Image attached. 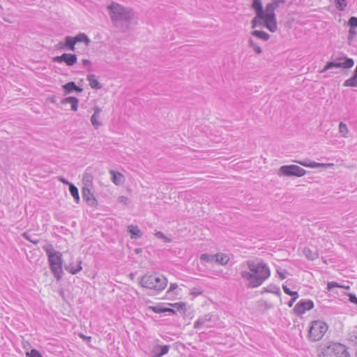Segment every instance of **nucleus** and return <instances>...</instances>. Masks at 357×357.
I'll use <instances>...</instances> for the list:
<instances>
[{
    "instance_id": "b1692460",
    "label": "nucleus",
    "mask_w": 357,
    "mask_h": 357,
    "mask_svg": "<svg viewBox=\"0 0 357 357\" xmlns=\"http://www.w3.org/2000/svg\"><path fill=\"white\" fill-rule=\"evenodd\" d=\"M128 231L130 233L131 238H138L142 236V232L137 225H129Z\"/></svg>"
},
{
    "instance_id": "6e6552de",
    "label": "nucleus",
    "mask_w": 357,
    "mask_h": 357,
    "mask_svg": "<svg viewBox=\"0 0 357 357\" xmlns=\"http://www.w3.org/2000/svg\"><path fill=\"white\" fill-rule=\"evenodd\" d=\"M354 61L351 58L345 56L335 58L333 61L326 63V66L321 70V73L326 72L334 68L349 69L354 66Z\"/></svg>"
},
{
    "instance_id": "2eb2a0df",
    "label": "nucleus",
    "mask_w": 357,
    "mask_h": 357,
    "mask_svg": "<svg viewBox=\"0 0 357 357\" xmlns=\"http://www.w3.org/2000/svg\"><path fill=\"white\" fill-rule=\"evenodd\" d=\"M76 42L73 36H67L64 38V42H60L59 46L61 49H66L75 52Z\"/></svg>"
},
{
    "instance_id": "473e14b6",
    "label": "nucleus",
    "mask_w": 357,
    "mask_h": 357,
    "mask_svg": "<svg viewBox=\"0 0 357 357\" xmlns=\"http://www.w3.org/2000/svg\"><path fill=\"white\" fill-rule=\"evenodd\" d=\"M248 43L249 46L253 49L256 54H260L262 52L261 48L252 38L249 39Z\"/></svg>"
},
{
    "instance_id": "393cba45",
    "label": "nucleus",
    "mask_w": 357,
    "mask_h": 357,
    "mask_svg": "<svg viewBox=\"0 0 357 357\" xmlns=\"http://www.w3.org/2000/svg\"><path fill=\"white\" fill-rule=\"evenodd\" d=\"M74 38L76 44L78 43H84L87 46L91 43V40L84 33H79L75 36H74Z\"/></svg>"
},
{
    "instance_id": "4d7b16f0",
    "label": "nucleus",
    "mask_w": 357,
    "mask_h": 357,
    "mask_svg": "<svg viewBox=\"0 0 357 357\" xmlns=\"http://www.w3.org/2000/svg\"><path fill=\"white\" fill-rule=\"evenodd\" d=\"M165 312H170L174 314H176V311L174 309L164 307V313Z\"/></svg>"
},
{
    "instance_id": "37998d69",
    "label": "nucleus",
    "mask_w": 357,
    "mask_h": 357,
    "mask_svg": "<svg viewBox=\"0 0 357 357\" xmlns=\"http://www.w3.org/2000/svg\"><path fill=\"white\" fill-rule=\"evenodd\" d=\"M93 176L91 174H85L83 176V182L85 185H89L92 183Z\"/></svg>"
},
{
    "instance_id": "c756f323",
    "label": "nucleus",
    "mask_w": 357,
    "mask_h": 357,
    "mask_svg": "<svg viewBox=\"0 0 357 357\" xmlns=\"http://www.w3.org/2000/svg\"><path fill=\"white\" fill-rule=\"evenodd\" d=\"M22 236L29 242L33 243V244H38L40 241V240L37 238V236L36 234L31 235L29 234L28 232H24L22 234Z\"/></svg>"
},
{
    "instance_id": "13d9d810",
    "label": "nucleus",
    "mask_w": 357,
    "mask_h": 357,
    "mask_svg": "<svg viewBox=\"0 0 357 357\" xmlns=\"http://www.w3.org/2000/svg\"><path fill=\"white\" fill-rule=\"evenodd\" d=\"M82 64L84 66H87L91 65V61L88 59H83Z\"/></svg>"
},
{
    "instance_id": "a19ab883",
    "label": "nucleus",
    "mask_w": 357,
    "mask_h": 357,
    "mask_svg": "<svg viewBox=\"0 0 357 357\" xmlns=\"http://www.w3.org/2000/svg\"><path fill=\"white\" fill-rule=\"evenodd\" d=\"M276 272L282 280L285 279L287 278V275L288 274L287 270L282 269L281 268H277Z\"/></svg>"
},
{
    "instance_id": "4c0bfd02",
    "label": "nucleus",
    "mask_w": 357,
    "mask_h": 357,
    "mask_svg": "<svg viewBox=\"0 0 357 357\" xmlns=\"http://www.w3.org/2000/svg\"><path fill=\"white\" fill-rule=\"evenodd\" d=\"M339 131L342 135V136L345 137L348 132V128L347 124L343 122H340L339 124Z\"/></svg>"
},
{
    "instance_id": "c9c22d12",
    "label": "nucleus",
    "mask_w": 357,
    "mask_h": 357,
    "mask_svg": "<svg viewBox=\"0 0 357 357\" xmlns=\"http://www.w3.org/2000/svg\"><path fill=\"white\" fill-rule=\"evenodd\" d=\"M335 3L339 10H344L347 7V0H335Z\"/></svg>"
},
{
    "instance_id": "e433bc0d",
    "label": "nucleus",
    "mask_w": 357,
    "mask_h": 357,
    "mask_svg": "<svg viewBox=\"0 0 357 357\" xmlns=\"http://www.w3.org/2000/svg\"><path fill=\"white\" fill-rule=\"evenodd\" d=\"M155 235L157 238H162L163 240V241L165 243H170L172 241V238L165 236L162 231H157L155 234Z\"/></svg>"
},
{
    "instance_id": "f3484780",
    "label": "nucleus",
    "mask_w": 357,
    "mask_h": 357,
    "mask_svg": "<svg viewBox=\"0 0 357 357\" xmlns=\"http://www.w3.org/2000/svg\"><path fill=\"white\" fill-rule=\"evenodd\" d=\"M65 94H68L74 91L77 93H81L83 91V89L76 85V84L71 81L62 86Z\"/></svg>"
},
{
    "instance_id": "9d476101",
    "label": "nucleus",
    "mask_w": 357,
    "mask_h": 357,
    "mask_svg": "<svg viewBox=\"0 0 357 357\" xmlns=\"http://www.w3.org/2000/svg\"><path fill=\"white\" fill-rule=\"evenodd\" d=\"M314 307V303L311 300H301L295 305L293 309L294 312L301 316L306 311L310 310Z\"/></svg>"
},
{
    "instance_id": "864d4df0",
    "label": "nucleus",
    "mask_w": 357,
    "mask_h": 357,
    "mask_svg": "<svg viewBox=\"0 0 357 357\" xmlns=\"http://www.w3.org/2000/svg\"><path fill=\"white\" fill-rule=\"evenodd\" d=\"M119 200L120 202L127 204L128 202V198L125 196H121L119 197Z\"/></svg>"
},
{
    "instance_id": "dca6fc26",
    "label": "nucleus",
    "mask_w": 357,
    "mask_h": 357,
    "mask_svg": "<svg viewBox=\"0 0 357 357\" xmlns=\"http://www.w3.org/2000/svg\"><path fill=\"white\" fill-rule=\"evenodd\" d=\"M169 345H160L156 344L152 351V357H161L167 354L169 350Z\"/></svg>"
},
{
    "instance_id": "423d86ee",
    "label": "nucleus",
    "mask_w": 357,
    "mask_h": 357,
    "mask_svg": "<svg viewBox=\"0 0 357 357\" xmlns=\"http://www.w3.org/2000/svg\"><path fill=\"white\" fill-rule=\"evenodd\" d=\"M277 8L271 2L266 6L265 10L263 9V15H261L259 20L264 21L263 26L271 32H275L278 29V24L275 10Z\"/></svg>"
},
{
    "instance_id": "4be33fe9",
    "label": "nucleus",
    "mask_w": 357,
    "mask_h": 357,
    "mask_svg": "<svg viewBox=\"0 0 357 357\" xmlns=\"http://www.w3.org/2000/svg\"><path fill=\"white\" fill-rule=\"evenodd\" d=\"M86 80L89 82L90 86L94 89H100L102 88L101 84L96 79V75L89 74L86 77Z\"/></svg>"
},
{
    "instance_id": "a211bd4d",
    "label": "nucleus",
    "mask_w": 357,
    "mask_h": 357,
    "mask_svg": "<svg viewBox=\"0 0 357 357\" xmlns=\"http://www.w3.org/2000/svg\"><path fill=\"white\" fill-rule=\"evenodd\" d=\"M77 265L75 266L74 264L70 263L68 265L65 266V269L72 275H76L79 272H80L82 270V261L81 259H78L77 261Z\"/></svg>"
},
{
    "instance_id": "2f4dec72",
    "label": "nucleus",
    "mask_w": 357,
    "mask_h": 357,
    "mask_svg": "<svg viewBox=\"0 0 357 357\" xmlns=\"http://www.w3.org/2000/svg\"><path fill=\"white\" fill-rule=\"evenodd\" d=\"M336 287L349 289V286L345 287V286L341 285L338 282H335V281L328 282L327 284V289L329 291H333V289Z\"/></svg>"
},
{
    "instance_id": "5fc2aeb1",
    "label": "nucleus",
    "mask_w": 357,
    "mask_h": 357,
    "mask_svg": "<svg viewBox=\"0 0 357 357\" xmlns=\"http://www.w3.org/2000/svg\"><path fill=\"white\" fill-rule=\"evenodd\" d=\"M83 340L86 341L88 342H91V336H86L83 334H79V335Z\"/></svg>"
},
{
    "instance_id": "a18cd8bd",
    "label": "nucleus",
    "mask_w": 357,
    "mask_h": 357,
    "mask_svg": "<svg viewBox=\"0 0 357 357\" xmlns=\"http://www.w3.org/2000/svg\"><path fill=\"white\" fill-rule=\"evenodd\" d=\"M309 162H311L309 159H305L304 160H294V162L306 167H309Z\"/></svg>"
},
{
    "instance_id": "6e6d98bb",
    "label": "nucleus",
    "mask_w": 357,
    "mask_h": 357,
    "mask_svg": "<svg viewBox=\"0 0 357 357\" xmlns=\"http://www.w3.org/2000/svg\"><path fill=\"white\" fill-rule=\"evenodd\" d=\"M319 162L311 161L309 162V167L310 168H318Z\"/></svg>"
},
{
    "instance_id": "f8f14e48",
    "label": "nucleus",
    "mask_w": 357,
    "mask_h": 357,
    "mask_svg": "<svg viewBox=\"0 0 357 357\" xmlns=\"http://www.w3.org/2000/svg\"><path fill=\"white\" fill-rule=\"evenodd\" d=\"M53 61L57 63L64 62L67 66H73L77 63V57L74 54L63 53L61 56L54 57Z\"/></svg>"
},
{
    "instance_id": "7ed1b4c3",
    "label": "nucleus",
    "mask_w": 357,
    "mask_h": 357,
    "mask_svg": "<svg viewBox=\"0 0 357 357\" xmlns=\"http://www.w3.org/2000/svg\"><path fill=\"white\" fill-rule=\"evenodd\" d=\"M43 249L47 256L48 264L52 274L56 280H60L63 274L62 269L63 259L61 252L54 250L52 244H47L44 245Z\"/></svg>"
},
{
    "instance_id": "5701e85b",
    "label": "nucleus",
    "mask_w": 357,
    "mask_h": 357,
    "mask_svg": "<svg viewBox=\"0 0 357 357\" xmlns=\"http://www.w3.org/2000/svg\"><path fill=\"white\" fill-rule=\"evenodd\" d=\"M264 292L272 293L277 295L279 297H281L282 295L280 287L278 285L273 284H271L267 287H264L261 293Z\"/></svg>"
},
{
    "instance_id": "9b49d317",
    "label": "nucleus",
    "mask_w": 357,
    "mask_h": 357,
    "mask_svg": "<svg viewBox=\"0 0 357 357\" xmlns=\"http://www.w3.org/2000/svg\"><path fill=\"white\" fill-rule=\"evenodd\" d=\"M252 9L256 13V17L252 20V28L255 29L259 25H262L261 22L259 20L261 15H263V5L261 0H252Z\"/></svg>"
},
{
    "instance_id": "e2e57ef3",
    "label": "nucleus",
    "mask_w": 357,
    "mask_h": 357,
    "mask_svg": "<svg viewBox=\"0 0 357 357\" xmlns=\"http://www.w3.org/2000/svg\"><path fill=\"white\" fill-rule=\"evenodd\" d=\"M201 294V292H197V293H196V295H198V294Z\"/></svg>"
},
{
    "instance_id": "052dcab7",
    "label": "nucleus",
    "mask_w": 357,
    "mask_h": 357,
    "mask_svg": "<svg viewBox=\"0 0 357 357\" xmlns=\"http://www.w3.org/2000/svg\"><path fill=\"white\" fill-rule=\"evenodd\" d=\"M50 100L52 103H55L56 102V97L55 96H53L50 98Z\"/></svg>"
},
{
    "instance_id": "de8ad7c7",
    "label": "nucleus",
    "mask_w": 357,
    "mask_h": 357,
    "mask_svg": "<svg viewBox=\"0 0 357 357\" xmlns=\"http://www.w3.org/2000/svg\"><path fill=\"white\" fill-rule=\"evenodd\" d=\"M282 289L286 294L289 296H294V291H291L287 285L282 284Z\"/></svg>"
},
{
    "instance_id": "bb28decb",
    "label": "nucleus",
    "mask_w": 357,
    "mask_h": 357,
    "mask_svg": "<svg viewBox=\"0 0 357 357\" xmlns=\"http://www.w3.org/2000/svg\"><path fill=\"white\" fill-rule=\"evenodd\" d=\"M214 260L220 265H226L228 263L229 258L227 255L218 253L215 255Z\"/></svg>"
},
{
    "instance_id": "0e129e2a",
    "label": "nucleus",
    "mask_w": 357,
    "mask_h": 357,
    "mask_svg": "<svg viewBox=\"0 0 357 357\" xmlns=\"http://www.w3.org/2000/svg\"><path fill=\"white\" fill-rule=\"evenodd\" d=\"M356 357H357V353H356Z\"/></svg>"
},
{
    "instance_id": "f704fd0d",
    "label": "nucleus",
    "mask_w": 357,
    "mask_h": 357,
    "mask_svg": "<svg viewBox=\"0 0 357 357\" xmlns=\"http://www.w3.org/2000/svg\"><path fill=\"white\" fill-rule=\"evenodd\" d=\"M215 259V255L202 254L200 256V260L205 262H211Z\"/></svg>"
},
{
    "instance_id": "58836bf2",
    "label": "nucleus",
    "mask_w": 357,
    "mask_h": 357,
    "mask_svg": "<svg viewBox=\"0 0 357 357\" xmlns=\"http://www.w3.org/2000/svg\"><path fill=\"white\" fill-rule=\"evenodd\" d=\"M348 25L349 26V28H357V17H351L349 19Z\"/></svg>"
},
{
    "instance_id": "39448f33",
    "label": "nucleus",
    "mask_w": 357,
    "mask_h": 357,
    "mask_svg": "<svg viewBox=\"0 0 357 357\" xmlns=\"http://www.w3.org/2000/svg\"><path fill=\"white\" fill-rule=\"evenodd\" d=\"M321 357H350L347 347L339 342H331L328 346L319 349Z\"/></svg>"
},
{
    "instance_id": "680f3d73",
    "label": "nucleus",
    "mask_w": 357,
    "mask_h": 357,
    "mask_svg": "<svg viewBox=\"0 0 357 357\" xmlns=\"http://www.w3.org/2000/svg\"><path fill=\"white\" fill-rule=\"evenodd\" d=\"M196 293H197V291H195L194 292H192V294H195V295H196Z\"/></svg>"
},
{
    "instance_id": "ea45409f",
    "label": "nucleus",
    "mask_w": 357,
    "mask_h": 357,
    "mask_svg": "<svg viewBox=\"0 0 357 357\" xmlns=\"http://www.w3.org/2000/svg\"><path fill=\"white\" fill-rule=\"evenodd\" d=\"M27 357H43L40 353L35 349H32L30 352L26 353Z\"/></svg>"
},
{
    "instance_id": "4468645a",
    "label": "nucleus",
    "mask_w": 357,
    "mask_h": 357,
    "mask_svg": "<svg viewBox=\"0 0 357 357\" xmlns=\"http://www.w3.org/2000/svg\"><path fill=\"white\" fill-rule=\"evenodd\" d=\"M83 199L91 207H95L98 204L97 199L88 187H84L82 190Z\"/></svg>"
},
{
    "instance_id": "603ef678",
    "label": "nucleus",
    "mask_w": 357,
    "mask_h": 357,
    "mask_svg": "<svg viewBox=\"0 0 357 357\" xmlns=\"http://www.w3.org/2000/svg\"><path fill=\"white\" fill-rule=\"evenodd\" d=\"M333 165H334L333 163H319V162L318 168L319 167L326 168V167H333Z\"/></svg>"
},
{
    "instance_id": "49530a36",
    "label": "nucleus",
    "mask_w": 357,
    "mask_h": 357,
    "mask_svg": "<svg viewBox=\"0 0 357 357\" xmlns=\"http://www.w3.org/2000/svg\"><path fill=\"white\" fill-rule=\"evenodd\" d=\"M356 33L357 31L355 30V29L349 28L348 39L352 40L356 36Z\"/></svg>"
},
{
    "instance_id": "3c124183",
    "label": "nucleus",
    "mask_w": 357,
    "mask_h": 357,
    "mask_svg": "<svg viewBox=\"0 0 357 357\" xmlns=\"http://www.w3.org/2000/svg\"><path fill=\"white\" fill-rule=\"evenodd\" d=\"M272 1H273L272 3L274 4V6L277 8H279L280 3H286V0H272Z\"/></svg>"
},
{
    "instance_id": "7c9ffc66",
    "label": "nucleus",
    "mask_w": 357,
    "mask_h": 357,
    "mask_svg": "<svg viewBox=\"0 0 357 357\" xmlns=\"http://www.w3.org/2000/svg\"><path fill=\"white\" fill-rule=\"evenodd\" d=\"M349 341L354 346H357V326H355L349 334Z\"/></svg>"
},
{
    "instance_id": "79ce46f5",
    "label": "nucleus",
    "mask_w": 357,
    "mask_h": 357,
    "mask_svg": "<svg viewBox=\"0 0 357 357\" xmlns=\"http://www.w3.org/2000/svg\"><path fill=\"white\" fill-rule=\"evenodd\" d=\"M149 309L155 313H164V307L160 305L150 306Z\"/></svg>"
},
{
    "instance_id": "8fccbe9b",
    "label": "nucleus",
    "mask_w": 357,
    "mask_h": 357,
    "mask_svg": "<svg viewBox=\"0 0 357 357\" xmlns=\"http://www.w3.org/2000/svg\"><path fill=\"white\" fill-rule=\"evenodd\" d=\"M170 305L174 307H176L178 310H183L185 307V304L184 303H175Z\"/></svg>"
},
{
    "instance_id": "aec40b11",
    "label": "nucleus",
    "mask_w": 357,
    "mask_h": 357,
    "mask_svg": "<svg viewBox=\"0 0 357 357\" xmlns=\"http://www.w3.org/2000/svg\"><path fill=\"white\" fill-rule=\"evenodd\" d=\"M93 111H94V112L91 118V122L92 125L93 126V127L97 129L99 126H101V122L99 121L98 120V119L99 118V116L102 112V109L100 107H99L98 106H95L93 108Z\"/></svg>"
},
{
    "instance_id": "72a5a7b5",
    "label": "nucleus",
    "mask_w": 357,
    "mask_h": 357,
    "mask_svg": "<svg viewBox=\"0 0 357 357\" xmlns=\"http://www.w3.org/2000/svg\"><path fill=\"white\" fill-rule=\"evenodd\" d=\"M178 289L176 283H171L168 290L166 292L167 296H177L178 293L175 291Z\"/></svg>"
},
{
    "instance_id": "1a4fd4ad",
    "label": "nucleus",
    "mask_w": 357,
    "mask_h": 357,
    "mask_svg": "<svg viewBox=\"0 0 357 357\" xmlns=\"http://www.w3.org/2000/svg\"><path fill=\"white\" fill-rule=\"evenodd\" d=\"M306 174V171L296 165H286L281 166L278 171V175L280 176H296L301 177Z\"/></svg>"
},
{
    "instance_id": "412c9836",
    "label": "nucleus",
    "mask_w": 357,
    "mask_h": 357,
    "mask_svg": "<svg viewBox=\"0 0 357 357\" xmlns=\"http://www.w3.org/2000/svg\"><path fill=\"white\" fill-rule=\"evenodd\" d=\"M71 102V109L74 112L77 111L79 105V99L75 96H68L61 100L63 105Z\"/></svg>"
},
{
    "instance_id": "f257e3e1",
    "label": "nucleus",
    "mask_w": 357,
    "mask_h": 357,
    "mask_svg": "<svg viewBox=\"0 0 357 357\" xmlns=\"http://www.w3.org/2000/svg\"><path fill=\"white\" fill-rule=\"evenodd\" d=\"M246 264L249 271H241L240 275L248 288H257L270 277L271 270L263 260H248Z\"/></svg>"
},
{
    "instance_id": "a878e982",
    "label": "nucleus",
    "mask_w": 357,
    "mask_h": 357,
    "mask_svg": "<svg viewBox=\"0 0 357 357\" xmlns=\"http://www.w3.org/2000/svg\"><path fill=\"white\" fill-rule=\"evenodd\" d=\"M252 36L257 38H259L264 41H267L269 40L270 38V35L264 31H259V30H255L252 32Z\"/></svg>"
},
{
    "instance_id": "20e7f679",
    "label": "nucleus",
    "mask_w": 357,
    "mask_h": 357,
    "mask_svg": "<svg viewBox=\"0 0 357 357\" xmlns=\"http://www.w3.org/2000/svg\"><path fill=\"white\" fill-rule=\"evenodd\" d=\"M167 279L160 274H146L143 275L139 283L142 287L153 290L158 294L164 290L167 285Z\"/></svg>"
},
{
    "instance_id": "bf43d9fd",
    "label": "nucleus",
    "mask_w": 357,
    "mask_h": 357,
    "mask_svg": "<svg viewBox=\"0 0 357 357\" xmlns=\"http://www.w3.org/2000/svg\"><path fill=\"white\" fill-rule=\"evenodd\" d=\"M59 181H60L61 182H62L63 183H64V184H67V185H68L70 186V182H68L66 178H63V177H61V178H59Z\"/></svg>"
},
{
    "instance_id": "0eeeda50",
    "label": "nucleus",
    "mask_w": 357,
    "mask_h": 357,
    "mask_svg": "<svg viewBox=\"0 0 357 357\" xmlns=\"http://www.w3.org/2000/svg\"><path fill=\"white\" fill-rule=\"evenodd\" d=\"M328 324L321 320H315L311 322L309 329V338L314 342L320 340L328 331Z\"/></svg>"
},
{
    "instance_id": "cd10ccee",
    "label": "nucleus",
    "mask_w": 357,
    "mask_h": 357,
    "mask_svg": "<svg viewBox=\"0 0 357 357\" xmlns=\"http://www.w3.org/2000/svg\"><path fill=\"white\" fill-rule=\"evenodd\" d=\"M69 192L72 197L74 198L76 203H79L80 199L78 188L74 184L70 183Z\"/></svg>"
},
{
    "instance_id": "c85d7f7f",
    "label": "nucleus",
    "mask_w": 357,
    "mask_h": 357,
    "mask_svg": "<svg viewBox=\"0 0 357 357\" xmlns=\"http://www.w3.org/2000/svg\"><path fill=\"white\" fill-rule=\"evenodd\" d=\"M303 254L307 259H308L309 260H312V261L318 258V256H319L318 253L317 252L312 251L308 248H304Z\"/></svg>"
},
{
    "instance_id": "09e8293b",
    "label": "nucleus",
    "mask_w": 357,
    "mask_h": 357,
    "mask_svg": "<svg viewBox=\"0 0 357 357\" xmlns=\"http://www.w3.org/2000/svg\"><path fill=\"white\" fill-rule=\"evenodd\" d=\"M349 301L357 305V297L354 294L350 293L348 294Z\"/></svg>"
},
{
    "instance_id": "c03bdc74",
    "label": "nucleus",
    "mask_w": 357,
    "mask_h": 357,
    "mask_svg": "<svg viewBox=\"0 0 357 357\" xmlns=\"http://www.w3.org/2000/svg\"><path fill=\"white\" fill-rule=\"evenodd\" d=\"M294 296H291V300L288 302L287 305L289 307H291L294 303V302L299 297V294L297 291H294Z\"/></svg>"
},
{
    "instance_id": "f03ea898",
    "label": "nucleus",
    "mask_w": 357,
    "mask_h": 357,
    "mask_svg": "<svg viewBox=\"0 0 357 357\" xmlns=\"http://www.w3.org/2000/svg\"><path fill=\"white\" fill-rule=\"evenodd\" d=\"M107 8L114 26L123 32L128 31L134 20L133 10L114 2L112 3Z\"/></svg>"
},
{
    "instance_id": "ddd939ff",
    "label": "nucleus",
    "mask_w": 357,
    "mask_h": 357,
    "mask_svg": "<svg viewBox=\"0 0 357 357\" xmlns=\"http://www.w3.org/2000/svg\"><path fill=\"white\" fill-rule=\"evenodd\" d=\"M214 315L211 313L199 317L198 319L194 323V328L195 329H199L202 327H211V325L208 324V322L214 321Z\"/></svg>"
},
{
    "instance_id": "6ab92c4d",
    "label": "nucleus",
    "mask_w": 357,
    "mask_h": 357,
    "mask_svg": "<svg viewBox=\"0 0 357 357\" xmlns=\"http://www.w3.org/2000/svg\"><path fill=\"white\" fill-rule=\"evenodd\" d=\"M109 174L112 176V181L115 185H119L124 183L125 178L121 173L111 169Z\"/></svg>"
}]
</instances>
